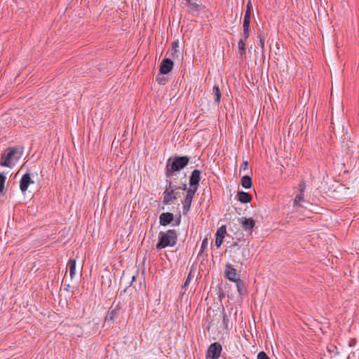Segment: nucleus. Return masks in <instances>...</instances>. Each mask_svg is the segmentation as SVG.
I'll list each match as a JSON object with an SVG mask.
<instances>
[{
  "instance_id": "f03ea898",
  "label": "nucleus",
  "mask_w": 359,
  "mask_h": 359,
  "mask_svg": "<svg viewBox=\"0 0 359 359\" xmlns=\"http://www.w3.org/2000/svg\"><path fill=\"white\" fill-rule=\"evenodd\" d=\"M189 162V158L188 156H180L175 158L172 161L170 158L166 163L165 175L166 177H171L175 172L179 171L183 169L188 165Z\"/></svg>"
},
{
  "instance_id": "ea45409f",
  "label": "nucleus",
  "mask_w": 359,
  "mask_h": 359,
  "mask_svg": "<svg viewBox=\"0 0 359 359\" xmlns=\"http://www.w3.org/2000/svg\"><path fill=\"white\" fill-rule=\"evenodd\" d=\"M135 280V276H133V281Z\"/></svg>"
},
{
  "instance_id": "423d86ee",
  "label": "nucleus",
  "mask_w": 359,
  "mask_h": 359,
  "mask_svg": "<svg viewBox=\"0 0 359 359\" xmlns=\"http://www.w3.org/2000/svg\"><path fill=\"white\" fill-rule=\"evenodd\" d=\"M238 221L243 229L251 234L253 228L255 226V221L251 217L247 218L244 217L239 218Z\"/></svg>"
},
{
  "instance_id": "c756f323",
  "label": "nucleus",
  "mask_w": 359,
  "mask_h": 359,
  "mask_svg": "<svg viewBox=\"0 0 359 359\" xmlns=\"http://www.w3.org/2000/svg\"><path fill=\"white\" fill-rule=\"evenodd\" d=\"M299 193L304 194V191L306 189V183L304 182H302L299 184Z\"/></svg>"
},
{
  "instance_id": "a878e982",
  "label": "nucleus",
  "mask_w": 359,
  "mask_h": 359,
  "mask_svg": "<svg viewBox=\"0 0 359 359\" xmlns=\"http://www.w3.org/2000/svg\"><path fill=\"white\" fill-rule=\"evenodd\" d=\"M178 48H179V41H175L172 43V55L173 56L174 54L177 53L178 52Z\"/></svg>"
},
{
  "instance_id": "f257e3e1",
  "label": "nucleus",
  "mask_w": 359,
  "mask_h": 359,
  "mask_svg": "<svg viewBox=\"0 0 359 359\" xmlns=\"http://www.w3.org/2000/svg\"><path fill=\"white\" fill-rule=\"evenodd\" d=\"M177 241V233L175 229H169L166 231H160L156 249L161 250L168 246L172 247Z\"/></svg>"
},
{
  "instance_id": "72a5a7b5",
  "label": "nucleus",
  "mask_w": 359,
  "mask_h": 359,
  "mask_svg": "<svg viewBox=\"0 0 359 359\" xmlns=\"http://www.w3.org/2000/svg\"><path fill=\"white\" fill-rule=\"evenodd\" d=\"M356 344V339H351L350 341H349V343H348V346L350 347H352V346H355Z\"/></svg>"
},
{
  "instance_id": "f3484780",
  "label": "nucleus",
  "mask_w": 359,
  "mask_h": 359,
  "mask_svg": "<svg viewBox=\"0 0 359 359\" xmlns=\"http://www.w3.org/2000/svg\"><path fill=\"white\" fill-rule=\"evenodd\" d=\"M76 259H70L68 262L69 276L73 278L76 274Z\"/></svg>"
},
{
  "instance_id": "4c0bfd02",
  "label": "nucleus",
  "mask_w": 359,
  "mask_h": 359,
  "mask_svg": "<svg viewBox=\"0 0 359 359\" xmlns=\"http://www.w3.org/2000/svg\"><path fill=\"white\" fill-rule=\"evenodd\" d=\"M183 190H185L187 189V184H184L183 186H182V188Z\"/></svg>"
},
{
  "instance_id": "39448f33",
  "label": "nucleus",
  "mask_w": 359,
  "mask_h": 359,
  "mask_svg": "<svg viewBox=\"0 0 359 359\" xmlns=\"http://www.w3.org/2000/svg\"><path fill=\"white\" fill-rule=\"evenodd\" d=\"M222 351V346L219 343L212 344L207 351V357L212 359H218Z\"/></svg>"
},
{
  "instance_id": "5701e85b",
  "label": "nucleus",
  "mask_w": 359,
  "mask_h": 359,
  "mask_svg": "<svg viewBox=\"0 0 359 359\" xmlns=\"http://www.w3.org/2000/svg\"><path fill=\"white\" fill-rule=\"evenodd\" d=\"M304 194H303V193L302 194L299 193V194H297L295 196L294 201V205L298 206V207H302L301 203L304 201Z\"/></svg>"
},
{
  "instance_id": "0eeeda50",
  "label": "nucleus",
  "mask_w": 359,
  "mask_h": 359,
  "mask_svg": "<svg viewBox=\"0 0 359 359\" xmlns=\"http://www.w3.org/2000/svg\"><path fill=\"white\" fill-rule=\"evenodd\" d=\"M173 67V62L168 58H165L162 60L161 65H160V73L161 74H167L171 70Z\"/></svg>"
},
{
  "instance_id": "f704fd0d",
  "label": "nucleus",
  "mask_w": 359,
  "mask_h": 359,
  "mask_svg": "<svg viewBox=\"0 0 359 359\" xmlns=\"http://www.w3.org/2000/svg\"><path fill=\"white\" fill-rule=\"evenodd\" d=\"M246 10H251L252 11V4L251 3V1L249 0L248 4H247V6H246Z\"/></svg>"
},
{
  "instance_id": "c85d7f7f",
  "label": "nucleus",
  "mask_w": 359,
  "mask_h": 359,
  "mask_svg": "<svg viewBox=\"0 0 359 359\" xmlns=\"http://www.w3.org/2000/svg\"><path fill=\"white\" fill-rule=\"evenodd\" d=\"M252 13V11L251 10H245V15H244V20H250L251 15Z\"/></svg>"
},
{
  "instance_id": "aec40b11",
  "label": "nucleus",
  "mask_w": 359,
  "mask_h": 359,
  "mask_svg": "<svg viewBox=\"0 0 359 359\" xmlns=\"http://www.w3.org/2000/svg\"><path fill=\"white\" fill-rule=\"evenodd\" d=\"M191 202L192 199L184 198V201H182L184 214H187L188 211L190 210Z\"/></svg>"
},
{
  "instance_id": "6e6552de",
  "label": "nucleus",
  "mask_w": 359,
  "mask_h": 359,
  "mask_svg": "<svg viewBox=\"0 0 359 359\" xmlns=\"http://www.w3.org/2000/svg\"><path fill=\"white\" fill-rule=\"evenodd\" d=\"M33 183L34 181L31 178L30 173L27 172L25 174L20 181V188L22 192L25 193L27 190L28 187Z\"/></svg>"
},
{
  "instance_id": "a211bd4d",
  "label": "nucleus",
  "mask_w": 359,
  "mask_h": 359,
  "mask_svg": "<svg viewBox=\"0 0 359 359\" xmlns=\"http://www.w3.org/2000/svg\"><path fill=\"white\" fill-rule=\"evenodd\" d=\"M212 95L215 96V101L219 104L221 98V92L218 86H214L212 88Z\"/></svg>"
},
{
  "instance_id": "7c9ffc66",
  "label": "nucleus",
  "mask_w": 359,
  "mask_h": 359,
  "mask_svg": "<svg viewBox=\"0 0 359 359\" xmlns=\"http://www.w3.org/2000/svg\"><path fill=\"white\" fill-rule=\"evenodd\" d=\"M191 279V273H189L184 283V285H183L184 288L187 287L189 285Z\"/></svg>"
},
{
  "instance_id": "c9c22d12",
  "label": "nucleus",
  "mask_w": 359,
  "mask_h": 359,
  "mask_svg": "<svg viewBox=\"0 0 359 359\" xmlns=\"http://www.w3.org/2000/svg\"><path fill=\"white\" fill-rule=\"evenodd\" d=\"M242 168L244 170H247L248 168V161H244L243 165H242Z\"/></svg>"
},
{
  "instance_id": "4be33fe9",
  "label": "nucleus",
  "mask_w": 359,
  "mask_h": 359,
  "mask_svg": "<svg viewBox=\"0 0 359 359\" xmlns=\"http://www.w3.org/2000/svg\"><path fill=\"white\" fill-rule=\"evenodd\" d=\"M118 313V309H111L110 308L108 311V314L107 316V319H109L110 320H114L116 316Z\"/></svg>"
},
{
  "instance_id": "2eb2a0df",
  "label": "nucleus",
  "mask_w": 359,
  "mask_h": 359,
  "mask_svg": "<svg viewBox=\"0 0 359 359\" xmlns=\"http://www.w3.org/2000/svg\"><path fill=\"white\" fill-rule=\"evenodd\" d=\"M250 20H244L243 23V34L242 36H245V39H248L250 36Z\"/></svg>"
},
{
  "instance_id": "473e14b6",
  "label": "nucleus",
  "mask_w": 359,
  "mask_h": 359,
  "mask_svg": "<svg viewBox=\"0 0 359 359\" xmlns=\"http://www.w3.org/2000/svg\"><path fill=\"white\" fill-rule=\"evenodd\" d=\"M157 81L159 84L164 85L165 84L167 80L164 78H157Z\"/></svg>"
},
{
  "instance_id": "b1692460",
  "label": "nucleus",
  "mask_w": 359,
  "mask_h": 359,
  "mask_svg": "<svg viewBox=\"0 0 359 359\" xmlns=\"http://www.w3.org/2000/svg\"><path fill=\"white\" fill-rule=\"evenodd\" d=\"M197 189H198L197 187L194 188V187H190V188L187 191L185 198H190V199L193 200V198H194Z\"/></svg>"
},
{
  "instance_id": "7ed1b4c3",
  "label": "nucleus",
  "mask_w": 359,
  "mask_h": 359,
  "mask_svg": "<svg viewBox=\"0 0 359 359\" xmlns=\"http://www.w3.org/2000/svg\"><path fill=\"white\" fill-rule=\"evenodd\" d=\"M17 148L9 147L6 151L1 155L0 165L11 168L14 165L13 160H17L15 155L17 154Z\"/></svg>"
},
{
  "instance_id": "ddd939ff",
  "label": "nucleus",
  "mask_w": 359,
  "mask_h": 359,
  "mask_svg": "<svg viewBox=\"0 0 359 359\" xmlns=\"http://www.w3.org/2000/svg\"><path fill=\"white\" fill-rule=\"evenodd\" d=\"M198 0H186L189 12L195 13L199 11L200 5L198 4Z\"/></svg>"
},
{
  "instance_id": "e433bc0d",
  "label": "nucleus",
  "mask_w": 359,
  "mask_h": 359,
  "mask_svg": "<svg viewBox=\"0 0 359 359\" xmlns=\"http://www.w3.org/2000/svg\"><path fill=\"white\" fill-rule=\"evenodd\" d=\"M232 246H234V247H239V245L237 242H235L233 243V244L232 245Z\"/></svg>"
},
{
  "instance_id": "cd10ccee",
  "label": "nucleus",
  "mask_w": 359,
  "mask_h": 359,
  "mask_svg": "<svg viewBox=\"0 0 359 359\" xmlns=\"http://www.w3.org/2000/svg\"><path fill=\"white\" fill-rule=\"evenodd\" d=\"M257 359H270L264 351H261L257 355Z\"/></svg>"
},
{
  "instance_id": "1a4fd4ad",
  "label": "nucleus",
  "mask_w": 359,
  "mask_h": 359,
  "mask_svg": "<svg viewBox=\"0 0 359 359\" xmlns=\"http://www.w3.org/2000/svg\"><path fill=\"white\" fill-rule=\"evenodd\" d=\"M226 233V229L224 225L220 226L216 233V238H215V245L217 248H219L223 243V240L225 237V234Z\"/></svg>"
},
{
  "instance_id": "2f4dec72",
  "label": "nucleus",
  "mask_w": 359,
  "mask_h": 359,
  "mask_svg": "<svg viewBox=\"0 0 359 359\" xmlns=\"http://www.w3.org/2000/svg\"><path fill=\"white\" fill-rule=\"evenodd\" d=\"M208 243V238H205L201 244V252L207 247Z\"/></svg>"
},
{
  "instance_id": "58836bf2",
  "label": "nucleus",
  "mask_w": 359,
  "mask_h": 359,
  "mask_svg": "<svg viewBox=\"0 0 359 359\" xmlns=\"http://www.w3.org/2000/svg\"><path fill=\"white\" fill-rule=\"evenodd\" d=\"M226 315H224V317H223V319H226Z\"/></svg>"
},
{
  "instance_id": "bb28decb",
  "label": "nucleus",
  "mask_w": 359,
  "mask_h": 359,
  "mask_svg": "<svg viewBox=\"0 0 359 359\" xmlns=\"http://www.w3.org/2000/svg\"><path fill=\"white\" fill-rule=\"evenodd\" d=\"M258 37L259 39V45L260 46L262 50L264 48V36L262 35V32L258 33Z\"/></svg>"
},
{
  "instance_id": "9d476101",
  "label": "nucleus",
  "mask_w": 359,
  "mask_h": 359,
  "mask_svg": "<svg viewBox=\"0 0 359 359\" xmlns=\"http://www.w3.org/2000/svg\"><path fill=\"white\" fill-rule=\"evenodd\" d=\"M201 171L199 170H194L189 178V185L191 187H198L199 182L201 180Z\"/></svg>"
},
{
  "instance_id": "4468645a",
  "label": "nucleus",
  "mask_w": 359,
  "mask_h": 359,
  "mask_svg": "<svg viewBox=\"0 0 359 359\" xmlns=\"http://www.w3.org/2000/svg\"><path fill=\"white\" fill-rule=\"evenodd\" d=\"M237 196L238 201L243 203H249L252 199L251 195L244 191H238L237 194Z\"/></svg>"
},
{
  "instance_id": "412c9836",
  "label": "nucleus",
  "mask_w": 359,
  "mask_h": 359,
  "mask_svg": "<svg viewBox=\"0 0 359 359\" xmlns=\"http://www.w3.org/2000/svg\"><path fill=\"white\" fill-rule=\"evenodd\" d=\"M236 285L237 290L240 294H243L245 292V284L241 279H237L234 281Z\"/></svg>"
},
{
  "instance_id": "393cba45",
  "label": "nucleus",
  "mask_w": 359,
  "mask_h": 359,
  "mask_svg": "<svg viewBox=\"0 0 359 359\" xmlns=\"http://www.w3.org/2000/svg\"><path fill=\"white\" fill-rule=\"evenodd\" d=\"M6 177L3 173H0V194L4 190V184Z\"/></svg>"
},
{
  "instance_id": "20e7f679",
  "label": "nucleus",
  "mask_w": 359,
  "mask_h": 359,
  "mask_svg": "<svg viewBox=\"0 0 359 359\" xmlns=\"http://www.w3.org/2000/svg\"><path fill=\"white\" fill-rule=\"evenodd\" d=\"M166 182L168 185L166 186L165 190L163 193V203L165 205L168 204L171 201L175 200L177 198L174 196V192L177 189L176 186H173L170 180H167Z\"/></svg>"
},
{
  "instance_id": "f8f14e48",
  "label": "nucleus",
  "mask_w": 359,
  "mask_h": 359,
  "mask_svg": "<svg viewBox=\"0 0 359 359\" xmlns=\"http://www.w3.org/2000/svg\"><path fill=\"white\" fill-rule=\"evenodd\" d=\"M173 215L170 212H163L159 217V222L162 226H167L173 220Z\"/></svg>"
},
{
  "instance_id": "9b49d317",
  "label": "nucleus",
  "mask_w": 359,
  "mask_h": 359,
  "mask_svg": "<svg viewBox=\"0 0 359 359\" xmlns=\"http://www.w3.org/2000/svg\"><path fill=\"white\" fill-rule=\"evenodd\" d=\"M225 276L230 281L232 282L236 280L237 279H239L238 278H237L236 270L230 264H227L226 266Z\"/></svg>"
},
{
  "instance_id": "6ab92c4d",
  "label": "nucleus",
  "mask_w": 359,
  "mask_h": 359,
  "mask_svg": "<svg viewBox=\"0 0 359 359\" xmlns=\"http://www.w3.org/2000/svg\"><path fill=\"white\" fill-rule=\"evenodd\" d=\"M241 184L245 189L250 188L252 187L251 178L248 175L243 177L241 179Z\"/></svg>"
},
{
  "instance_id": "dca6fc26",
  "label": "nucleus",
  "mask_w": 359,
  "mask_h": 359,
  "mask_svg": "<svg viewBox=\"0 0 359 359\" xmlns=\"http://www.w3.org/2000/svg\"><path fill=\"white\" fill-rule=\"evenodd\" d=\"M247 39H245V36H242L241 39L238 41V53L239 54L243 56L245 55V43H246Z\"/></svg>"
}]
</instances>
